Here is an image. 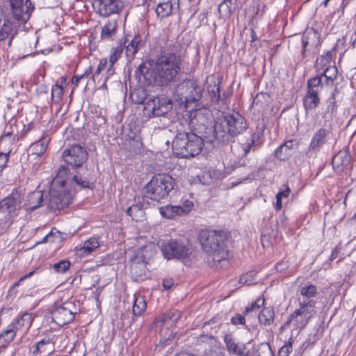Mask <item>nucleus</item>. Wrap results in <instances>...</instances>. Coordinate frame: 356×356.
Masks as SVG:
<instances>
[{
	"mask_svg": "<svg viewBox=\"0 0 356 356\" xmlns=\"http://www.w3.org/2000/svg\"><path fill=\"white\" fill-rule=\"evenodd\" d=\"M54 236H55L54 234V232H51L49 234L46 235L40 242H38V243H49V239L51 238H54Z\"/></svg>",
	"mask_w": 356,
	"mask_h": 356,
	"instance_id": "63",
	"label": "nucleus"
},
{
	"mask_svg": "<svg viewBox=\"0 0 356 356\" xmlns=\"http://www.w3.org/2000/svg\"><path fill=\"white\" fill-rule=\"evenodd\" d=\"M127 214L136 221L141 220L143 216V211L138 205H132L127 211Z\"/></svg>",
	"mask_w": 356,
	"mask_h": 356,
	"instance_id": "41",
	"label": "nucleus"
},
{
	"mask_svg": "<svg viewBox=\"0 0 356 356\" xmlns=\"http://www.w3.org/2000/svg\"><path fill=\"white\" fill-rule=\"evenodd\" d=\"M264 303V300L262 298H257L254 302H252L250 305L247 306L245 311V314H248L250 312L258 309L261 307Z\"/></svg>",
	"mask_w": 356,
	"mask_h": 356,
	"instance_id": "48",
	"label": "nucleus"
},
{
	"mask_svg": "<svg viewBox=\"0 0 356 356\" xmlns=\"http://www.w3.org/2000/svg\"><path fill=\"white\" fill-rule=\"evenodd\" d=\"M181 63L182 59L179 54L164 49L151 60L150 67L141 65L138 70L149 83L157 86H167L176 80L181 72Z\"/></svg>",
	"mask_w": 356,
	"mask_h": 356,
	"instance_id": "1",
	"label": "nucleus"
},
{
	"mask_svg": "<svg viewBox=\"0 0 356 356\" xmlns=\"http://www.w3.org/2000/svg\"><path fill=\"white\" fill-rule=\"evenodd\" d=\"M237 8V0H224L218 6L220 17L224 19L229 17Z\"/></svg>",
	"mask_w": 356,
	"mask_h": 356,
	"instance_id": "24",
	"label": "nucleus"
},
{
	"mask_svg": "<svg viewBox=\"0 0 356 356\" xmlns=\"http://www.w3.org/2000/svg\"><path fill=\"white\" fill-rule=\"evenodd\" d=\"M260 325L268 326L271 325L275 320V313L273 308L265 307L258 316Z\"/></svg>",
	"mask_w": 356,
	"mask_h": 356,
	"instance_id": "27",
	"label": "nucleus"
},
{
	"mask_svg": "<svg viewBox=\"0 0 356 356\" xmlns=\"http://www.w3.org/2000/svg\"><path fill=\"white\" fill-rule=\"evenodd\" d=\"M44 201L43 193L41 191H35L30 193L26 200L24 204L26 211H33L41 206Z\"/></svg>",
	"mask_w": 356,
	"mask_h": 356,
	"instance_id": "19",
	"label": "nucleus"
},
{
	"mask_svg": "<svg viewBox=\"0 0 356 356\" xmlns=\"http://www.w3.org/2000/svg\"><path fill=\"white\" fill-rule=\"evenodd\" d=\"M172 10V4L170 1L160 3L156 8V13L158 17L164 18L169 16Z\"/></svg>",
	"mask_w": 356,
	"mask_h": 356,
	"instance_id": "35",
	"label": "nucleus"
},
{
	"mask_svg": "<svg viewBox=\"0 0 356 356\" xmlns=\"http://www.w3.org/2000/svg\"><path fill=\"white\" fill-rule=\"evenodd\" d=\"M225 343L228 352L237 356H245L246 346L244 343H236L234 339L229 334L225 336Z\"/></svg>",
	"mask_w": 356,
	"mask_h": 356,
	"instance_id": "20",
	"label": "nucleus"
},
{
	"mask_svg": "<svg viewBox=\"0 0 356 356\" xmlns=\"http://www.w3.org/2000/svg\"><path fill=\"white\" fill-rule=\"evenodd\" d=\"M99 247L97 238L92 237L86 241L82 246L75 248L76 254L79 257H86Z\"/></svg>",
	"mask_w": 356,
	"mask_h": 356,
	"instance_id": "21",
	"label": "nucleus"
},
{
	"mask_svg": "<svg viewBox=\"0 0 356 356\" xmlns=\"http://www.w3.org/2000/svg\"><path fill=\"white\" fill-rule=\"evenodd\" d=\"M231 323L234 325H243L245 323V319L243 315L236 314L231 318Z\"/></svg>",
	"mask_w": 356,
	"mask_h": 356,
	"instance_id": "55",
	"label": "nucleus"
},
{
	"mask_svg": "<svg viewBox=\"0 0 356 356\" xmlns=\"http://www.w3.org/2000/svg\"><path fill=\"white\" fill-rule=\"evenodd\" d=\"M16 335L14 329H8L0 334V348H6L13 340Z\"/></svg>",
	"mask_w": 356,
	"mask_h": 356,
	"instance_id": "38",
	"label": "nucleus"
},
{
	"mask_svg": "<svg viewBox=\"0 0 356 356\" xmlns=\"http://www.w3.org/2000/svg\"><path fill=\"white\" fill-rule=\"evenodd\" d=\"M181 316V313L178 311H169L162 316L156 317L154 320V323L157 325L161 326L163 323L167 322L175 323Z\"/></svg>",
	"mask_w": 356,
	"mask_h": 356,
	"instance_id": "28",
	"label": "nucleus"
},
{
	"mask_svg": "<svg viewBox=\"0 0 356 356\" xmlns=\"http://www.w3.org/2000/svg\"><path fill=\"white\" fill-rule=\"evenodd\" d=\"M114 73H115V71L113 69V66L109 65L108 67H106V72L105 75L104 76V78L102 79V84L100 86L101 88H106V83L107 80L111 76H113Z\"/></svg>",
	"mask_w": 356,
	"mask_h": 356,
	"instance_id": "51",
	"label": "nucleus"
},
{
	"mask_svg": "<svg viewBox=\"0 0 356 356\" xmlns=\"http://www.w3.org/2000/svg\"><path fill=\"white\" fill-rule=\"evenodd\" d=\"M294 149V141L292 140H288L276 149L275 156L280 161H284L291 156Z\"/></svg>",
	"mask_w": 356,
	"mask_h": 356,
	"instance_id": "23",
	"label": "nucleus"
},
{
	"mask_svg": "<svg viewBox=\"0 0 356 356\" xmlns=\"http://www.w3.org/2000/svg\"><path fill=\"white\" fill-rule=\"evenodd\" d=\"M182 211L181 215H185L189 213L193 207V202L191 200H186L184 202L182 206H178Z\"/></svg>",
	"mask_w": 356,
	"mask_h": 356,
	"instance_id": "52",
	"label": "nucleus"
},
{
	"mask_svg": "<svg viewBox=\"0 0 356 356\" xmlns=\"http://www.w3.org/2000/svg\"><path fill=\"white\" fill-rule=\"evenodd\" d=\"M11 216H8L6 214H3L0 216V234H4L10 225L13 222V218Z\"/></svg>",
	"mask_w": 356,
	"mask_h": 356,
	"instance_id": "42",
	"label": "nucleus"
},
{
	"mask_svg": "<svg viewBox=\"0 0 356 356\" xmlns=\"http://www.w3.org/2000/svg\"><path fill=\"white\" fill-rule=\"evenodd\" d=\"M123 51V47L121 44L118 45L116 48L114 49L112 55L115 56L117 58H120Z\"/></svg>",
	"mask_w": 356,
	"mask_h": 356,
	"instance_id": "60",
	"label": "nucleus"
},
{
	"mask_svg": "<svg viewBox=\"0 0 356 356\" xmlns=\"http://www.w3.org/2000/svg\"><path fill=\"white\" fill-rule=\"evenodd\" d=\"M266 97H267V95L266 93H260L257 94L256 97L253 99L252 104L254 106H263V100H265Z\"/></svg>",
	"mask_w": 356,
	"mask_h": 356,
	"instance_id": "54",
	"label": "nucleus"
},
{
	"mask_svg": "<svg viewBox=\"0 0 356 356\" xmlns=\"http://www.w3.org/2000/svg\"><path fill=\"white\" fill-rule=\"evenodd\" d=\"M181 209L177 206L167 205L160 208V213L167 218H173L181 216Z\"/></svg>",
	"mask_w": 356,
	"mask_h": 356,
	"instance_id": "34",
	"label": "nucleus"
},
{
	"mask_svg": "<svg viewBox=\"0 0 356 356\" xmlns=\"http://www.w3.org/2000/svg\"><path fill=\"white\" fill-rule=\"evenodd\" d=\"M131 97L136 104H143L146 99L145 90H135L131 94Z\"/></svg>",
	"mask_w": 356,
	"mask_h": 356,
	"instance_id": "47",
	"label": "nucleus"
},
{
	"mask_svg": "<svg viewBox=\"0 0 356 356\" xmlns=\"http://www.w3.org/2000/svg\"><path fill=\"white\" fill-rule=\"evenodd\" d=\"M321 102L318 94L314 91L307 90L304 98V108L306 111L312 110L316 108Z\"/></svg>",
	"mask_w": 356,
	"mask_h": 356,
	"instance_id": "26",
	"label": "nucleus"
},
{
	"mask_svg": "<svg viewBox=\"0 0 356 356\" xmlns=\"http://www.w3.org/2000/svg\"><path fill=\"white\" fill-rule=\"evenodd\" d=\"M76 313V309L74 303L67 301L63 304L56 303L51 312V316L53 321L58 325L63 326L74 320Z\"/></svg>",
	"mask_w": 356,
	"mask_h": 356,
	"instance_id": "9",
	"label": "nucleus"
},
{
	"mask_svg": "<svg viewBox=\"0 0 356 356\" xmlns=\"http://www.w3.org/2000/svg\"><path fill=\"white\" fill-rule=\"evenodd\" d=\"M173 284V280L171 279H167L163 281V286L165 290L170 289Z\"/></svg>",
	"mask_w": 356,
	"mask_h": 356,
	"instance_id": "59",
	"label": "nucleus"
},
{
	"mask_svg": "<svg viewBox=\"0 0 356 356\" xmlns=\"http://www.w3.org/2000/svg\"><path fill=\"white\" fill-rule=\"evenodd\" d=\"M316 303L314 300L300 301V307L290 315V321H296L298 327L304 328L314 312Z\"/></svg>",
	"mask_w": 356,
	"mask_h": 356,
	"instance_id": "10",
	"label": "nucleus"
},
{
	"mask_svg": "<svg viewBox=\"0 0 356 356\" xmlns=\"http://www.w3.org/2000/svg\"><path fill=\"white\" fill-rule=\"evenodd\" d=\"M332 54L327 52L326 54L321 56L318 58L316 61L315 68L318 73L321 72L326 68L327 66H332Z\"/></svg>",
	"mask_w": 356,
	"mask_h": 356,
	"instance_id": "33",
	"label": "nucleus"
},
{
	"mask_svg": "<svg viewBox=\"0 0 356 356\" xmlns=\"http://www.w3.org/2000/svg\"><path fill=\"white\" fill-rule=\"evenodd\" d=\"M293 341L289 339V342L284 345L278 351V356H288L292 351Z\"/></svg>",
	"mask_w": 356,
	"mask_h": 356,
	"instance_id": "50",
	"label": "nucleus"
},
{
	"mask_svg": "<svg viewBox=\"0 0 356 356\" xmlns=\"http://www.w3.org/2000/svg\"><path fill=\"white\" fill-rule=\"evenodd\" d=\"M67 173V168L60 166L57 176L52 181L47 200V207L52 211L60 210L67 207L71 203L73 195L76 193L75 188L73 191L66 188L67 181L62 178Z\"/></svg>",
	"mask_w": 356,
	"mask_h": 356,
	"instance_id": "5",
	"label": "nucleus"
},
{
	"mask_svg": "<svg viewBox=\"0 0 356 356\" xmlns=\"http://www.w3.org/2000/svg\"><path fill=\"white\" fill-rule=\"evenodd\" d=\"M290 193V189L289 188H287L286 190L283 191L279 192L276 195L282 198V197H287Z\"/></svg>",
	"mask_w": 356,
	"mask_h": 356,
	"instance_id": "62",
	"label": "nucleus"
},
{
	"mask_svg": "<svg viewBox=\"0 0 356 356\" xmlns=\"http://www.w3.org/2000/svg\"><path fill=\"white\" fill-rule=\"evenodd\" d=\"M146 307V302L143 297L136 298L133 305V314L135 316L141 315Z\"/></svg>",
	"mask_w": 356,
	"mask_h": 356,
	"instance_id": "39",
	"label": "nucleus"
},
{
	"mask_svg": "<svg viewBox=\"0 0 356 356\" xmlns=\"http://www.w3.org/2000/svg\"><path fill=\"white\" fill-rule=\"evenodd\" d=\"M117 29L116 20L108 21L103 27L101 33L102 38H110L115 33Z\"/></svg>",
	"mask_w": 356,
	"mask_h": 356,
	"instance_id": "36",
	"label": "nucleus"
},
{
	"mask_svg": "<svg viewBox=\"0 0 356 356\" xmlns=\"http://www.w3.org/2000/svg\"><path fill=\"white\" fill-rule=\"evenodd\" d=\"M255 143V137L252 136L250 138V140L247 142L246 143L243 144V155L246 156L248 152L251 150L252 147L254 145Z\"/></svg>",
	"mask_w": 356,
	"mask_h": 356,
	"instance_id": "53",
	"label": "nucleus"
},
{
	"mask_svg": "<svg viewBox=\"0 0 356 356\" xmlns=\"http://www.w3.org/2000/svg\"><path fill=\"white\" fill-rule=\"evenodd\" d=\"M328 134L329 131L327 129L321 128L317 130L312 138L307 154L312 151L318 150L326 143V137Z\"/></svg>",
	"mask_w": 356,
	"mask_h": 356,
	"instance_id": "18",
	"label": "nucleus"
},
{
	"mask_svg": "<svg viewBox=\"0 0 356 356\" xmlns=\"http://www.w3.org/2000/svg\"><path fill=\"white\" fill-rule=\"evenodd\" d=\"M151 107L154 116H163L171 111L172 108V100L165 97H157L154 98L147 104Z\"/></svg>",
	"mask_w": 356,
	"mask_h": 356,
	"instance_id": "16",
	"label": "nucleus"
},
{
	"mask_svg": "<svg viewBox=\"0 0 356 356\" xmlns=\"http://www.w3.org/2000/svg\"><path fill=\"white\" fill-rule=\"evenodd\" d=\"M50 138L48 136H45L40 139L38 141L33 143L29 147V151L31 154L35 155L36 156H41L46 151Z\"/></svg>",
	"mask_w": 356,
	"mask_h": 356,
	"instance_id": "25",
	"label": "nucleus"
},
{
	"mask_svg": "<svg viewBox=\"0 0 356 356\" xmlns=\"http://www.w3.org/2000/svg\"><path fill=\"white\" fill-rule=\"evenodd\" d=\"M203 88L191 80H185L179 83L175 88L174 97L176 101L184 104L186 108L190 104H195L194 108L191 110L190 123L192 126H198L199 124L203 126L208 122L207 115L209 111L204 108H201L199 104L202 97Z\"/></svg>",
	"mask_w": 356,
	"mask_h": 356,
	"instance_id": "3",
	"label": "nucleus"
},
{
	"mask_svg": "<svg viewBox=\"0 0 356 356\" xmlns=\"http://www.w3.org/2000/svg\"><path fill=\"white\" fill-rule=\"evenodd\" d=\"M338 93V90L337 88H334V91L332 93L331 97L327 99V110L325 113V117L328 118H332V114L337 111V104L335 101V97Z\"/></svg>",
	"mask_w": 356,
	"mask_h": 356,
	"instance_id": "37",
	"label": "nucleus"
},
{
	"mask_svg": "<svg viewBox=\"0 0 356 356\" xmlns=\"http://www.w3.org/2000/svg\"><path fill=\"white\" fill-rule=\"evenodd\" d=\"M69 170L67 169V172ZM86 172L87 171L86 170H81L80 169H78L76 173L71 177H69L67 172V175L62 178L63 180H66L67 181V184H66L67 190L72 191V189H70V187L74 184L80 190L90 188L92 183L90 181L89 178L86 176L85 172Z\"/></svg>",
	"mask_w": 356,
	"mask_h": 356,
	"instance_id": "15",
	"label": "nucleus"
},
{
	"mask_svg": "<svg viewBox=\"0 0 356 356\" xmlns=\"http://www.w3.org/2000/svg\"><path fill=\"white\" fill-rule=\"evenodd\" d=\"M46 344V341L44 340H41L39 342H38L35 345V348L33 350V353L35 354L38 352L41 351V348Z\"/></svg>",
	"mask_w": 356,
	"mask_h": 356,
	"instance_id": "61",
	"label": "nucleus"
},
{
	"mask_svg": "<svg viewBox=\"0 0 356 356\" xmlns=\"http://www.w3.org/2000/svg\"><path fill=\"white\" fill-rule=\"evenodd\" d=\"M257 272L254 270L250 271L245 274L242 275L239 280L238 283L241 286L243 285H252L254 284L255 282V277L257 276Z\"/></svg>",
	"mask_w": 356,
	"mask_h": 356,
	"instance_id": "40",
	"label": "nucleus"
},
{
	"mask_svg": "<svg viewBox=\"0 0 356 356\" xmlns=\"http://www.w3.org/2000/svg\"><path fill=\"white\" fill-rule=\"evenodd\" d=\"M165 258L170 259L173 258L184 259L191 254V249L181 242L171 240L164 245L161 249Z\"/></svg>",
	"mask_w": 356,
	"mask_h": 356,
	"instance_id": "13",
	"label": "nucleus"
},
{
	"mask_svg": "<svg viewBox=\"0 0 356 356\" xmlns=\"http://www.w3.org/2000/svg\"><path fill=\"white\" fill-rule=\"evenodd\" d=\"M350 159V156L347 151H339L332 159L333 168L341 170L343 167L349 165Z\"/></svg>",
	"mask_w": 356,
	"mask_h": 356,
	"instance_id": "22",
	"label": "nucleus"
},
{
	"mask_svg": "<svg viewBox=\"0 0 356 356\" xmlns=\"http://www.w3.org/2000/svg\"><path fill=\"white\" fill-rule=\"evenodd\" d=\"M8 153L6 154L0 152V170L6 167V163L8 161Z\"/></svg>",
	"mask_w": 356,
	"mask_h": 356,
	"instance_id": "57",
	"label": "nucleus"
},
{
	"mask_svg": "<svg viewBox=\"0 0 356 356\" xmlns=\"http://www.w3.org/2000/svg\"><path fill=\"white\" fill-rule=\"evenodd\" d=\"M90 71H91V67H90L88 70H86V71L85 72V73H84V74H81V75H80V76H79V75H75V76H74L72 77V84H74L75 86H78V84H79V81H80L81 79H83V78L86 75H87L88 74H89V73H92Z\"/></svg>",
	"mask_w": 356,
	"mask_h": 356,
	"instance_id": "56",
	"label": "nucleus"
},
{
	"mask_svg": "<svg viewBox=\"0 0 356 356\" xmlns=\"http://www.w3.org/2000/svg\"><path fill=\"white\" fill-rule=\"evenodd\" d=\"M212 127V135L216 142L229 141L231 138L242 134L247 129L245 118L238 113H227L218 120Z\"/></svg>",
	"mask_w": 356,
	"mask_h": 356,
	"instance_id": "4",
	"label": "nucleus"
},
{
	"mask_svg": "<svg viewBox=\"0 0 356 356\" xmlns=\"http://www.w3.org/2000/svg\"><path fill=\"white\" fill-rule=\"evenodd\" d=\"M220 86H215L214 88L212 90V96L211 99L213 102H218L220 99Z\"/></svg>",
	"mask_w": 356,
	"mask_h": 356,
	"instance_id": "58",
	"label": "nucleus"
},
{
	"mask_svg": "<svg viewBox=\"0 0 356 356\" xmlns=\"http://www.w3.org/2000/svg\"><path fill=\"white\" fill-rule=\"evenodd\" d=\"M108 66V61L106 59H101L97 68L96 69L95 73L92 75V80L94 82H97L99 84H102V77L99 78V74L104 70L106 69Z\"/></svg>",
	"mask_w": 356,
	"mask_h": 356,
	"instance_id": "44",
	"label": "nucleus"
},
{
	"mask_svg": "<svg viewBox=\"0 0 356 356\" xmlns=\"http://www.w3.org/2000/svg\"><path fill=\"white\" fill-rule=\"evenodd\" d=\"M122 8L118 0H99L98 11L100 15L107 17L111 14L118 13Z\"/></svg>",
	"mask_w": 356,
	"mask_h": 356,
	"instance_id": "17",
	"label": "nucleus"
},
{
	"mask_svg": "<svg viewBox=\"0 0 356 356\" xmlns=\"http://www.w3.org/2000/svg\"><path fill=\"white\" fill-rule=\"evenodd\" d=\"M12 16L18 22L26 23L34 10L30 0H9Z\"/></svg>",
	"mask_w": 356,
	"mask_h": 356,
	"instance_id": "12",
	"label": "nucleus"
},
{
	"mask_svg": "<svg viewBox=\"0 0 356 356\" xmlns=\"http://www.w3.org/2000/svg\"><path fill=\"white\" fill-rule=\"evenodd\" d=\"M62 158L73 169L87 171V168H83V165L88 160V154L80 145L74 144L65 149L62 153Z\"/></svg>",
	"mask_w": 356,
	"mask_h": 356,
	"instance_id": "8",
	"label": "nucleus"
},
{
	"mask_svg": "<svg viewBox=\"0 0 356 356\" xmlns=\"http://www.w3.org/2000/svg\"><path fill=\"white\" fill-rule=\"evenodd\" d=\"M63 94V88L61 86L56 84L52 87L51 89V99L55 102H58L60 100Z\"/></svg>",
	"mask_w": 356,
	"mask_h": 356,
	"instance_id": "46",
	"label": "nucleus"
},
{
	"mask_svg": "<svg viewBox=\"0 0 356 356\" xmlns=\"http://www.w3.org/2000/svg\"><path fill=\"white\" fill-rule=\"evenodd\" d=\"M138 42L133 40L126 47V54L128 57L133 56L137 52Z\"/></svg>",
	"mask_w": 356,
	"mask_h": 356,
	"instance_id": "49",
	"label": "nucleus"
},
{
	"mask_svg": "<svg viewBox=\"0 0 356 356\" xmlns=\"http://www.w3.org/2000/svg\"><path fill=\"white\" fill-rule=\"evenodd\" d=\"M175 179L168 174L154 176L144 188V196L159 202L165 198L175 186Z\"/></svg>",
	"mask_w": 356,
	"mask_h": 356,
	"instance_id": "7",
	"label": "nucleus"
},
{
	"mask_svg": "<svg viewBox=\"0 0 356 356\" xmlns=\"http://www.w3.org/2000/svg\"><path fill=\"white\" fill-rule=\"evenodd\" d=\"M70 266V262L68 260H61L53 265L54 270L59 273L66 272Z\"/></svg>",
	"mask_w": 356,
	"mask_h": 356,
	"instance_id": "45",
	"label": "nucleus"
},
{
	"mask_svg": "<svg viewBox=\"0 0 356 356\" xmlns=\"http://www.w3.org/2000/svg\"><path fill=\"white\" fill-rule=\"evenodd\" d=\"M23 194L20 190L15 189L12 193L0 201V216L6 214L15 217L21 208Z\"/></svg>",
	"mask_w": 356,
	"mask_h": 356,
	"instance_id": "11",
	"label": "nucleus"
},
{
	"mask_svg": "<svg viewBox=\"0 0 356 356\" xmlns=\"http://www.w3.org/2000/svg\"><path fill=\"white\" fill-rule=\"evenodd\" d=\"M202 249L211 257L213 262H220L228 256L225 241L227 235L224 232L216 230H202L199 235Z\"/></svg>",
	"mask_w": 356,
	"mask_h": 356,
	"instance_id": "6",
	"label": "nucleus"
},
{
	"mask_svg": "<svg viewBox=\"0 0 356 356\" xmlns=\"http://www.w3.org/2000/svg\"><path fill=\"white\" fill-rule=\"evenodd\" d=\"M338 74V70L334 65L332 66H327L322 72H319L318 74L321 77L325 79V83L326 86L332 85L333 81L336 79Z\"/></svg>",
	"mask_w": 356,
	"mask_h": 356,
	"instance_id": "29",
	"label": "nucleus"
},
{
	"mask_svg": "<svg viewBox=\"0 0 356 356\" xmlns=\"http://www.w3.org/2000/svg\"><path fill=\"white\" fill-rule=\"evenodd\" d=\"M321 76L318 74L316 76L309 79L307 83V90L314 91L315 93L319 95L324 86V84H325V82H323Z\"/></svg>",
	"mask_w": 356,
	"mask_h": 356,
	"instance_id": "31",
	"label": "nucleus"
},
{
	"mask_svg": "<svg viewBox=\"0 0 356 356\" xmlns=\"http://www.w3.org/2000/svg\"><path fill=\"white\" fill-rule=\"evenodd\" d=\"M17 33L16 25L8 19L4 20L3 24L0 26V48L3 50L8 49Z\"/></svg>",
	"mask_w": 356,
	"mask_h": 356,
	"instance_id": "14",
	"label": "nucleus"
},
{
	"mask_svg": "<svg viewBox=\"0 0 356 356\" xmlns=\"http://www.w3.org/2000/svg\"><path fill=\"white\" fill-rule=\"evenodd\" d=\"M300 295L303 297L311 300L310 298H314L317 294V289L316 286L313 284H309L302 286L300 290Z\"/></svg>",
	"mask_w": 356,
	"mask_h": 356,
	"instance_id": "43",
	"label": "nucleus"
},
{
	"mask_svg": "<svg viewBox=\"0 0 356 356\" xmlns=\"http://www.w3.org/2000/svg\"><path fill=\"white\" fill-rule=\"evenodd\" d=\"M32 321L33 318L31 314L25 312L15 320V321L13 323L11 329H14L16 332L17 330L22 327H29L31 325Z\"/></svg>",
	"mask_w": 356,
	"mask_h": 356,
	"instance_id": "30",
	"label": "nucleus"
},
{
	"mask_svg": "<svg viewBox=\"0 0 356 356\" xmlns=\"http://www.w3.org/2000/svg\"><path fill=\"white\" fill-rule=\"evenodd\" d=\"M196 127L197 129L201 130L202 127L204 129V131H199L200 136L186 132L178 133L176 135L172 141V150L176 156L192 158L202 152L204 145L215 146V137L211 134L212 127L201 124Z\"/></svg>",
	"mask_w": 356,
	"mask_h": 356,
	"instance_id": "2",
	"label": "nucleus"
},
{
	"mask_svg": "<svg viewBox=\"0 0 356 356\" xmlns=\"http://www.w3.org/2000/svg\"><path fill=\"white\" fill-rule=\"evenodd\" d=\"M282 198L276 195V204L275 209L280 210L282 208Z\"/></svg>",
	"mask_w": 356,
	"mask_h": 356,
	"instance_id": "64",
	"label": "nucleus"
},
{
	"mask_svg": "<svg viewBox=\"0 0 356 356\" xmlns=\"http://www.w3.org/2000/svg\"><path fill=\"white\" fill-rule=\"evenodd\" d=\"M317 38L316 33L313 30H310L305 33L302 38V54H304L307 47H312L315 44Z\"/></svg>",
	"mask_w": 356,
	"mask_h": 356,
	"instance_id": "32",
	"label": "nucleus"
}]
</instances>
